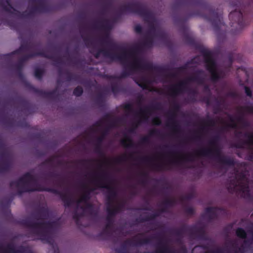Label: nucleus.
Wrapping results in <instances>:
<instances>
[{
    "instance_id": "obj_7",
    "label": "nucleus",
    "mask_w": 253,
    "mask_h": 253,
    "mask_svg": "<svg viewBox=\"0 0 253 253\" xmlns=\"http://www.w3.org/2000/svg\"><path fill=\"white\" fill-rule=\"evenodd\" d=\"M128 59H126L125 64H123L120 62L123 65L125 69L122 71L119 77L111 75L108 76L107 78L109 80L124 79L138 70L151 71L154 69L156 71L155 81L156 82H157L158 78L157 74V71H158V65H155V66H153V64L150 63H141L137 59H135L134 61H132L130 63H128Z\"/></svg>"
},
{
    "instance_id": "obj_9",
    "label": "nucleus",
    "mask_w": 253,
    "mask_h": 253,
    "mask_svg": "<svg viewBox=\"0 0 253 253\" xmlns=\"http://www.w3.org/2000/svg\"><path fill=\"white\" fill-rule=\"evenodd\" d=\"M100 41L102 44H106L113 49L121 51L122 53L120 54V55H122L124 52H126V59H128L130 57L133 59V61H134L135 59H137L141 63H147V62L142 61L137 57V55L141 53L144 49L140 42L134 45L127 50L126 47L119 45L114 42L111 39L108 34H106L104 38L101 39Z\"/></svg>"
},
{
    "instance_id": "obj_36",
    "label": "nucleus",
    "mask_w": 253,
    "mask_h": 253,
    "mask_svg": "<svg viewBox=\"0 0 253 253\" xmlns=\"http://www.w3.org/2000/svg\"><path fill=\"white\" fill-rule=\"evenodd\" d=\"M100 22H96L93 23V28L95 29H100V30H110L112 27L108 20H105L104 22L102 24H100Z\"/></svg>"
},
{
    "instance_id": "obj_6",
    "label": "nucleus",
    "mask_w": 253,
    "mask_h": 253,
    "mask_svg": "<svg viewBox=\"0 0 253 253\" xmlns=\"http://www.w3.org/2000/svg\"><path fill=\"white\" fill-rule=\"evenodd\" d=\"M130 13L136 14L142 17L146 22H149L153 18L152 12L148 9L145 3L134 1L121 5L113 20L116 22L123 14Z\"/></svg>"
},
{
    "instance_id": "obj_50",
    "label": "nucleus",
    "mask_w": 253,
    "mask_h": 253,
    "mask_svg": "<svg viewBox=\"0 0 253 253\" xmlns=\"http://www.w3.org/2000/svg\"><path fill=\"white\" fill-rule=\"evenodd\" d=\"M85 204V208H84L83 207H81V209L84 211L87 209L88 210L90 211V214H94V215H97V212H94V207L93 205L87 202V203H84Z\"/></svg>"
},
{
    "instance_id": "obj_32",
    "label": "nucleus",
    "mask_w": 253,
    "mask_h": 253,
    "mask_svg": "<svg viewBox=\"0 0 253 253\" xmlns=\"http://www.w3.org/2000/svg\"><path fill=\"white\" fill-rule=\"evenodd\" d=\"M58 156L53 155L50 157L46 159L45 161L41 163V166H47L49 165L52 166L53 163L56 162L58 166H61L63 165V161L57 159Z\"/></svg>"
},
{
    "instance_id": "obj_64",
    "label": "nucleus",
    "mask_w": 253,
    "mask_h": 253,
    "mask_svg": "<svg viewBox=\"0 0 253 253\" xmlns=\"http://www.w3.org/2000/svg\"><path fill=\"white\" fill-rule=\"evenodd\" d=\"M177 253H187V249L186 246L184 245H181L179 250H177Z\"/></svg>"
},
{
    "instance_id": "obj_16",
    "label": "nucleus",
    "mask_w": 253,
    "mask_h": 253,
    "mask_svg": "<svg viewBox=\"0 0 253 253\" xmlns=\"http://www.w3.org/2000/svg\"><path fill=\"white\" fill-rule=\"evenodd\" d=\"M101 54L104 57L110 59L112 61H118L123 64L125 63L126 59V52H124L122 55H120L118 53H112L110 50L104 48L98 49L93 54L94 57L96 59H98Z\"/></svg>"
},
{
    "instance_id": "obj_30",
    "label": "nucleus",
    "mask_w": 253,
    "mask_h": 253,
    "mask_svg": "<svg viewBox=\"0 0 253 253\" xmlns=\"http://www.w3.org/2000/svg\"><path fill=\"white\" fill-rule=\"evenodd\" d=\"M83 187L85 190L84 191L80 199L77 201L78 206L79 204L81 203H87L88 202L90 199V193L96 189V188H89L84 184L83 185Z\"/></svg>"
},
{
    "instance_id": "obj_10",
    "label": "nucleus",
    "mask_w": 253,
    "mask_h": 253,
    "mask_svg": "<svg viewBox=\"0 0 253 253\" xmlns=\"http://www.w3.org/2000/svg\"><path fill=\"white\" fill-rule=\"evenodd\" d=\"M230 193H234L238 191L242 193V196L246 198H251V193L249 185V180L244 171L236 170V178L230 181L228 187Z\"/></svg>"
},
{
    "instance_id": "obj_58",
    "label": "nucleus",
    "mask_w": 253,
    "mask_h": 253,
    "mask_svg": "<svg viewBox=\"0 0 253 253\" xmlns=\"http://www.w3.org/2000/svg\"><path fill=\"white\" fill-rule=\"evenodd\" d=\"M156 234H157L158 235V232H156L154 235ZM153 244H154L155 250L152 252H150V253H158V239H155V240H154L151 244H149V245H152ZM147 245V244H146L145 245Z\"/></svg>"
},
{
    "instance_id": "obj_4",
    "label": "nucleus",
    "mask_w": 253,
    "mask_h": 253,
    "mask_svg": "<svg viewBox=\"0 0 253 253\" xmlns=\"http://www.w3.org/2000/svg\"><path fill=\"white\" fill-rule=\"evenodd\" d=\"M204 71L202 69H198L196 70L193 76L188 77L185 80L182 81L176 84H172L169 85L168 87L167 93L168 95L172 98L171 102V109L169 110L171 112L177 113L180 110V105L176 101L175 98L179 95L183 93L186 90L187 81L194 82L199 84H202L204 82Z\"/></svg>"
},
{
    "instance_id": "obj_45",
    "label": "nucleus",
    "mask_w": 253,
    "mask_h": 253,
    "mask_svg": "<svg viewBox=\"0 0 253 253\" xmlns=\"http://www.w3.org/2000/svg\"><path fill=\"white\" fill-rule=\"evenodd\" d=\"M143 48L151 47L153 45V40L149 37H145L144 39L140 42Z\"/></svg>"
},
{
    "instance_id": "obj_19",
    "label": "nucleus",
    "mask_w": 253,
    "mask_h": 253,
    "mask_svg": "<svg viewBox=\"0 0 253 253\" xmlns=\"http://www.w3.org/2000/svg\"><path fill=\"white\" fill-rule=\"evenodd\" d=\"M150 138L149 136H144L140 138L138 144H136L133 142L132 138L126 135H125V138L121 140V143L122 146L126 148H136L138 146H142L149 143Z\"/></svg>"
},
{
    "instance_id": "obj_17",
    "label": "nucleus",
    "mask_w": 253,
    "mask_h": 253,
    "mask_svg": "<svg viewBox=\"0 0 253 253\" xmlns=\"http://www.w3.org/2000/svg\"><path fill=\"white\" fill-rule=\"evenodd\" d=\"M152 111V107L151 106H145L142 108H140L139 114L140 115L139 119L133 124L132 126L128 130L130 133H134L138 126L142 122H147L148 120L150 115Z\"/></svg>"
},
{
    "instance_id": "obj_24",
    "label": "nucleus",
    "mask_w": 253,
    "mask_h": 253,
    "mask_svg": "<svg viewBox=\"0 0 253 253\" xmlns=\"http://www.w3.org/2000/svg\"><path fill=\"white\" fill-rule=\"evenodd\" d=\"M244 239L243 244L240 247L237 246V244L235 241H230V243L233 248V253H245L247 250L251 247V246L253 243V239L252 238L250 239Z\"/></svg>"
},
{
    "instance_id": "obj_41",
    "label": "nucleus",
    "mask_w": 253,
    "mask_h": 253,
    "mask_svg": "<svg viewBox=\"0 0 253 253\" xmlns=\"http://www.w3.org/2000/svg\"><path fill=\"white\" fill-rule=\"evenodd\" d=\"M0 5L2 6L3 10L8 12H11V9H15L12 7L9 0H5L0 2Z\"/></svg>"
},
{
    "instance_id": "obj_59",
    "label": "nucleus",
    "mask_w": 253,
    "mask_h": 253,
    "mask_svg": "<svg viewBox=\"0 0 253 253\" xmlns=\"http://www.w3.org/2000/svg\"><path fill=\"white\" fill-rule=\"evenodd\" d=\"M44 175L46 176V177L49 178H58L59 176V174L58 173L55 172L54 171H50Z\"/></svg>"
},
{
    "instance_id": "obj_27",
    "label": "nucleus",
    "mask_w": 253,
    "mask_h": 253,
    "mask_svg": "<svg viewBox=\"0 0 253 253\" xmlns=\"http://www.w3.org/2000/svg\"><path fill=\"white\" fill-rule=\"evenodd\" d=\"M49 210L46 206L39 207L33 213V216L37 220H44L49 216Z\"/></svg>"
},
{
    "instance_id": "obj_51",
    "label": "nucleus",
    "mask_w": 253,
    "mask_h": 253,
    "mask_svg": "<svg viewBox=\"0 0 253 253\" xmlns=\"http://www.w3.org/2000/svg\"><path fill=\"white\" fill-rule=\"evenodd\" d=\"M15 251L14 245L11 243L8 244L3 250V252L5 253H15Z\"/></svg>"
},
{
    "instance_id": "obj_56",
    "label": "nucleus",
    "mask_w": 253,
    "mask_h": 253,
    "mask_svg": "<svg viewBox=\"0 0 253 253\" xmlns=\"http://www.w3.org/2000/svg\"><path fill=\"white\" fill-rule=\"evenodd\" d=\"M84 90L82 87L81 86H78L75 88L73 90V94L76 96H81L83 93Z\"/></svg>"
},
{
    "instance_id": "obj_18",
    "label": "nucleus",
    "mask_w": 253,
    "mask_h": 253,
    "mask_svg": "<svg viewBox=\"0 0 253 253\" xmlns=\"http://www.w3.org/2000/svg\"><path fill=\"white\" fill-rule=\"evenodd\" d=\"M33 3L38 2L39 5L32 7L29 11H25L20 13L21 16L24 18H28L33 15L36 12H47L51 10L50 7L43 3L41 0H31Z\"/></svg>"
},
{
    "instance_id": "obj_40",
    "label": "nucleus",
    "mask_w": 253,
    "mask_h": 253,
    "mask_svg": "<svg viewBox=\"0 0 253 253\" xmlns=\"http://www.w3.org/2000/svg\"><path fill=\"white\" fill-rule=\"evenodd\" d=\"M159 253H177V250L169 246L162 248L160 246V239H159Z\"/></svg>"
},
{
    "instance_id": "obj_31",
    "label": "nucleus",
    "mask_w": 253,
    "mask_h": 253,
    "mask_svg": "<svg viewBox=\"0 0 253 253\" xmlns=\"http://www.w3.org/2000/svg\"><path fill=\"white\" fill-rule=\"evenodd\" d=\"M157 217H158V211H156L154 213L145 212L144 214L136 219L139 223H144L147 221L153 220Z\"/></svg>"
},
{
    "instance_id": "obj_5",
    "label": "nucleus",
    "mask_w": 253,
    "mask_h": 253,
    "mask_svg": "<svg viewBox=\"0 0 253 253\" xmlns=\"http://www.w3.org/2000/svg\"><path fill=\"white\" fill-rule=\"evenodd\" d=\"M21 224L31 229L32 233L38 237L43 243L51 244L52 239L49 235V230L55 228L58 223L56 221H41L33 222L29 219H23Z\"/></svg>"
},
{
    "instance_id": "obj_11",
    "label": "nucleus",
    "mask_w": 253,
    "mask_h": 253,
    "mask_svg": "<svg viewBox=\"0 0 253 253\" xmlns=\"http://www.w3.org/2000/svg\"><path fill=\"white\" fill-rule=\"evenodd\" d=\"M126 201H124L117 206H110L106 207L107 215L106 218V223L105 228L99 234V236L103 239H107L111 236L114 224V218L117 214L121 212L125 207Z\"/></svg>"
},
{
    "instance_id": "obj_60",
    "label": "nucleus",
    "mask_w": 253,
    "mask_h": 253,
    "mask_svg": "<svg viewBox=\"0 0 253 253\" xmlns=\"http://www.w3.org/2000/svg\"><path fill=\"white\" fill-rule=\"evenodd\" d=\"M124 108L126 111L129 113H132L134 111L133 106L131 103H126L124 105Z\"/></svg>"
},
{
    "instance_id": "obj_42",
    "label": "nucleus",
    "mask_w": 253,
    "mask_h": 253,
    "mask_svg": "<svg viewBox=\"0 0 253 253\" xmlns=\"http://www.w3.org/2000/svg\"><path fill=\"white\" fill-rule=\"evenodd\" d=\"M64 74L66 75V81L68 82L72 81H77L79 78V75L73 74L68 71H66Z\"/></svg>"
},
{
    "instance_id": "obj_15",
    "label": "nucleus",
    "mask_w": 253,
    "mask_h": 253,
    "mask_svg": "<svg viewBox=\"0 0 253 253\" xmlns=\"http://www.w3.org/2000/svg\"><path fill=\"white\" fill-rule=\"evenodd\" d=\"M244 10H237L236 9L234 11H231L229 14V19L230 21L231 27L233 33L236 34L246 25V22L243 18Z\"/></svg>"
},
{
    "instance_id": "obj_54",
    "label": "nucleus",
    "mask_w": 253,
    "mask_h": 253,
    "mask_svg": "<svg viewBox=\"0 0 253 253\" xmlns=\"http://www.w3.org/2000/svg\"><path fill=\"white\" fill-rule=\"evenodd\" d=\"M73 218L75 220L76 224L78 226H82V223L80 220L81 217L80 216L79 213L77 211H75L73 213Z\"/></svg>"
},
{
    "instance_id": "obj_12",
    "label": "nucleus",
    "mask_w": 253,
    "mask_h": 253,
    "mask_svg": "<svg viewBox=\"0 0 253 253\" xmlns=\"http://www.w3.org/2000/svg\"><path fill=\"white\" fill-rule=\"evenodd\" d=\"M144 233H139L134 236L131 239L126 240L121 245V247L115 249L116 253H131L127 249V247H141L146 244H151L155 239H158V235H151L145 238Z\"/></svg>"
},
{
    "instance_id": "obj_23",
    "label": "nucleus",
    "mask_w": 253,
    "mask_h": 253,
    "mask_svg": "<svg viewBox=\"0 0 253 253\" xmlns=\"http://www.w3.org/2000/svg\"><path fill=\"white\" fill-rule=\"evenodd\" d=\"M27 84L32 88V90H33L34 92L37 93L38 95L43 98H55L58 96L57 88H56L51 91H47L43 89L36 88L31 84L27 83Z\"/></svg>"
},
{
    "instance_id": "obj_2",
    "label": "nucleus",
    "mask_w": 253,
    "mask_h": 253,
    "mask_svg": "<svg viewBox=\"0 0 253 253\" xmlns=\"http://www.w3.org/2000/svg\"><path fill=\"white\" fill-rule=\"evenodd\" d=\"M220 139L218 135L214 136L209 142V147L201 148L192 154L180 155V152L176 149L179 146L173 145L171 146H167L169 149L168 154L171 158L169 164L171 165H178L182 161H193V157L196 156H204L214 158L218 163L223 166L234 167L236 162L235 160L231 157L221 154V149L217 142Z\"/></svg>"
},
{
    "instance_id": "obj_52",
    "label": "nucleus",
    "mask_w": 253,
    "mask_h": 253,
    "mask_svg": "<svg viewBox=\"0 0 253 253\" xmlns=\"http://www.w3.org/2000/svg\"><path fill=\"white\" fill-rule=\"evenodd\" d=\"M184 42L188 44L194 45L195 44L194 39L187 34H185L183 37Z\"/></svg>"
},
{
    "instance_id": "obj_35",
    "label": "nucleus",
    "mask_w": 253,
    "mask_h": 253,
    "mask_svg": "<svg viewBox=\"0 0 253 253\" xmlns=\"http://www.w3.org/2000/svg\"><path fill=\"white\" fill-rule=\"evenodd\" d=\"M218 210H219V209L217 207H208L206 209V214L210 220L217 217L216 211Z\"/></svg>"
},
{
    "instance_id": "obj_63",
    "label": "nucleus",
    "mask_w": 253,
    "mask_h": 253,
    "mask_svg": "<svg viewBox=\"0 0 253 253\" xmlns=\"http://www.w3.org/2000/svg\"><path fill=\"white\" fill-rule=\"evenodd\" d=\"M244 89H245V92L246 95L250 97H252L253 94H252V91L251 89V88L247 86H245Z\"/></svg>"
},
{
    "instance_id": "obj_43",
    "label": "nucleus",
    "mask_w": 253,
    "mask_h": 253,
    "mask_svg": "<svg viewBox=\"0 0 253 253\" xmlns=\"http://www.w3.org/2000/svg\"><path fill=\"white\" fill-rule=\"evenodd\" d=\"M111 90L113 93L115 95L120 92L124 90L123 87L117 84L113 83L111 84Z\"/></svg>"
},
{
    "instance_id": "obj_37",
    "label": "nucleus",
    "mask_w": 253,
    "mask_h": 253,
    "mask_svg": "<svg viewBox=\"0 0 253 253\" xmlns=\"http://www.w3.org/2000/svg\"><path fill=\"white\" fill-rule=\"evenodd\" d=\"M173 70H174L175 72L168 73L167 75L168 77L171 79L176 78L177 76V74L184 73L185 72L184 68L182 67V66L175 68L173 69Z\"/></svg>"
},
{
    "instance_id": "obj_14",
    "label": "nucleus",
    "mask_w": 253,
    "mask_h": 253,
    "mask_svg": "<svg viewBox=\"0 0 253 253\" xmlns=\"http://www.w3.org/2000/svg\"><path fill=\"white\" fill-rule=\"evenodd\" d=\"M36 56H41L47 59H51L53 61V65L57 67L63 63L62 60L60 58H55L53 55L47 53V52L42 50L39 52H32L21 57L18 62L15 65L16 69L23 70L24 63L29 59Z\"/></svg>"
},
{
    "instance_id": "obj_61",
    "label": "nucleus",
    "mask_w": 253,
    "mask_h": 253,
    "mask_svg": "<svg viewBox=\"0 0 253 253\" xmlns=\"http://www.w3.org/2000/svg\"><path fill=\"white\" fill-rule=\"evenodd\" d=\"M102 144H99L97 142L96 143V146L95 148V152L100 155L104 156L101 148Z\"/></svg>"
},
{
    "instance_id": "obj_39",
    "label": "nucleus",
    "mask_w": 253,
    "mask_h": 253,
    "mask_svg": "<svg viewBox=\"0 0 253 253\" xmlns=\"http://www.w3.org/2000/svg\"><path fill=\"white\" fill-rule=\"evenodd\" d=\"M215 125V121L211 118L209 115L207 116V118L206 120H202V126L201 128V129H205V126H213Z\"/></svg>"
},
{
    "instance_id": "obj_26",
    "label": "nucleus",
    "mask_w": 253,
    "mask_h": 253,
    "mask_svg": "<svg viewBox=\"0 0 253 253\" xmlns=\"http://www.w3.org/2000/svg\"><path fill=\"white\" fill-rule=\"evenodd\" d=\"M32 48V44L29 42H22L19 48L10 53L4 55V57L7 59H10L14 54H20L30 50Z\"/></svg>"
},
{
    "instance_id": "obj_21",
    "label": "nucleus",
    "mask_w": 253,
    "mask_h": 253,
    "mask_svg": "<svg viewBox=\"0 0 253 253\" xmlns=\"http://www.w3.org/2000/svg\"><path fill=\"white\" fill-rule=\"evenodd\" d=\"M188 233L191 236L197 237L200 239L207 240V237L203 226H198L197 225L189 226Z\"/></svg>"
},
{
    "instance_id": "obj_25",
    "label": "nucleus",
    "mask_w": 253,
    "mask_h": 253,
    "mask_svg": "<svg viewBox=\"0 0 253 253\" xmlns=\"http://www.w3.org/2000/svg\"><path fill=\"white\" fill-rule=\"evenodd\" d=\"M189 226L183 224L179 228H170L166 230V232L172 236H174L176 237H184L185 233H188V229Z\"/></svg>"
},
{
    "instance_id": "obj_53",
    "label": "nucleus",
    "mask_w": 253,
    "mask_h": 253,
    "mask_svg": "<svg viewBox=\"0 0 253 253\" xmlns=\"http://www.w3.org/2000/svg\"><path fill=\"white\" fill-rule=\"evenodd\" d=\"M155 169L156 170L158 169V145L156 144L155 147Z\"/></svg>"
},
{
    "instance_id": "obj_20",
    "label": "nucleus",
    "mask_w": 253,
    "mask_h": 253,
    "mask_svg": "<svg viewBox=\"0 0 253 253\" xmlns=\"http://www.w3.org/2000/svg\"><path fill=\"white\" fill-rule=\"evenodd\" d=\"M176 113L169 111L168 112V119L166 123V126L172 131L174 134H178L180 131V125L176 120Z\"/></svg>"
},
{
    "instance_id": "obj_33",
    "label": "nucleus",
    "mask_w": 253,
    "mask_h": 253,
    "mask_svg": "<svg viewBox=\"0 0 253 253\" xmlns=\"http://www.w3.org/2000/svg\"><path fill=\"white\" fill-rule=\"evenodd\" d=\"M239 111L240 113L242 115L237 118V120L240 124H241L243 121L245 120V119L244 118L242 114L244 112L253 114V106H246L241 107L239 108Z\"/></svg>"
},
{
    "instance_id": "obj_3",
    "label": "nucleus",
    "mask_w": 253,
    "mask_h": 253,
    "mask_svg": "<svg viewBox=\"0 0 253 253\" xmlns=\"http://www.w3.org/2000/svg\"><path fill=\"white\" fill-rule=\"evenodd\" d=\"M9 186L10 187H17V194L20 196L25 192L34 191H46L58 195L65 208L71 207L75 202L72 197L67 193H64L55 188L44 187L39 184L35 176L30 172H26L17 180L10 181Z\"/></svg>"
},
{
    "instance_id": "obj_44",
    "label": "nucleus",
    "mask_w": 253,
    "mask_h": 253,
    "mask_svg": "<svg viewBox=\"0 0 253 253\" xmlns=\"http://www.w3.org/2000/svg\"><path fill=\"white\" fill-rule=\"evenodd\" d=\"M229 119H230V121L231 122V124H227L225 126L222 127L221 128V131H224L228 128H235L237 127V125L235 123L233 118L231 116H229Z\"/></svg>"
},
{
    "instance_id": "obj_38",
    "label": "nucleus",
    "mask_w": 253,
    "mask_h": 253,
    "mask_svg": "<svg viewBox=\"0 0 253 253\" xmlns=\"http://www.w3.org/2000/svg\"><path fill=\"white\" fill-rule=\"evenodd\" d=\"M140 178L138 180V183L143 186H145L148 181V174L147 172L142 171L139 173Z\"/></svg>"
},
{
    "instance_id": "obj_29",
    "label": "nucleus",
    "mask_w": 253,
    "mask_h": 253,
    "mask_svg": "<svg viewBox=\"0 0 253 253\" xmlns=\"http://www.w3.org/2000/svg\"><path fill=\"white\" fill-rule=\"evenodd\" d=\"M177 203L176 200L174 198L166 199L163 202V207L161 208L159 204V215L163 212H167L169 208L174 207Z\"/></svg>"
},
{
    "instance_id": "obj_62",
    "label": "nucleus",
    "mask_w": 253,
    "mask_h": 253,
    "mask_svg": "<svg viewBox=\"0 0 253 253\" xmlns=\"http://www.w3.org/2000/svg\"><path fill=\"white\" fill-rule=\"evenodd\" d=\"M185 212L189 215H193L195 213L194 209L191 207H187L185 209Z\"/></svg>"
},
{
    "instance_id": "obj_28",
    "label": "nucleus",
    "mask_w": 253,
    "mask_h": 253,
    "mask_svg": "<svg viewBox=\"0 0 253 253\" xmlns=\"http://www.w3.org/2000/svg\"><path fill=\"white\" fill-rule=\"evenodd\" d=\"M134 82L143 89H147L151 83V80L146 75H141L134 78Z\"/></svg>"
},
{
    "instance_id": "obj_48",
    "label": "nucleus",
    "mask_w": 253,
    "mask_h": 253,
    "mask_svg": "<svg viewBox=\"0 0 253 253\" xmlns=\"http://www.w3.org/2000/svg\"><path fill=\"white\" fill-rule=\"evenodd\" d=\"M237 236L241 239H246L247 234L245 230L241 227H238L236 230Z\"/></svg>"
},
{
    "instance_id": "obj_49",
    "label": "nucleus",
    "mask_w": 253,
    "mask_h": 253,
    "mask_svg": "<svg viewBox=\"0 0 253 253\" xmlns=\"http://www.w3.org/2000/svg\"><path fill=\"white\" fill-rule=\"evenodd\" d=\"M44 73V69L39 68H36L34 71V75L35 77L40 81L42 80Z\"/></svg>"
},
{
    "instance_id": "obj_57",
    "label": "nucleus",
    "mask_w": 253,
    "mask_h": 253,
    "mask_svg": "<svg viewBox=\"0 0 253 253\" xmlns=\"http://www.w3.org/2000/svg\"><path fill=\"white\" fill-rule=\"evenodd\" d=\"M15 253H34L31 250H27V248L24 246H20L18 249H16Z\"/></svg>"
},
{
    "instance_id": "obj_46",
    "label": "nucleus",
    "mask_w": 253,
    "mask_h": 253,
    "mask_svg": "<svg viewBox=\"0 0 253 253\" xmlns=\"http://www.w3.org/2000/svg\"><path fill=\"white\" fill-rule=\"evenodd\" d=\"M95 101L99 105H103L105 102V96L104 93H99L96 97Z\"/></svg>"
},
{
    "instance_id": "obj_34",
    "label": "nucleus",
    "mask_w": 253,
    "mask_h": 253,
    "mask_svg": "<svg viewBox=\"0 0 253 253\" xmlns=\"http://www.w3.org/2000/svg\"><path fill=\"white\" fill-rule=\"evenodd\" d=\"M204 78L205 79V73L204 72ZM188 83H196V82H189V81H187V84H186V90H185L183 92L185 91H188L189 92V99L192 102H195L196 101V96L198 93V91L196 90V89H188V87H187V84ZM204 83L205 82H204V84H204ZM197 84H198L197 83ZM199 85H200L199 84ZM203 85V84H202Z\"/></svg>"
},
{
    "instance_id": "obj_13",
    "label": "nucleus",
    "mask_w": 253,
    "mask_h": 253,
    "mask_svg": "<svg viewBox=\"0 0 253 253\" xmlns=\"http://www.w3.org/2000/svg\"><path fill=\"white\" fill-rule=\"evenodd\" d=\"M199 49L203 55L206 68L211 73V80L213 82H217L221 78V73L217 71V64L212 57L211 51L202 46L199 47Z\"/></svg>"
},
{
    "instance_id": "obj_1",
    "label": "nucleus",
    "mask_w": 253,
    "mask_h": 253,
    "mask_svg": "<svg viewBox=\"0 0 253 253\" xmlns=\"http://www.w3.org/2000/svg\"><path fill=\"white\" fill-rule=\"evenodd\" d=\"M191 7L194 10L185 15H174L173 19L175 23L186 21L193 16H199L210 22L213 30L219 38L224 36L226 26L223 22L222 13L213 10L211 6L205 0H174L172 8L174 11H179L184 7Z\"/></svg>"
},
{
    "instance_id": "obj_8",
    "label": "nucleus",
    "mask_w": 253,
    "mask_h": 253,
    "mask_svg": "<svg viewBox=\"0 0 253 253\" xmlns=\"http://www.w3.org/2000/svg\"><path fill=\"white\" fill-rule=\"evenodd\" d=\"M93 183L96 188H105L107 190L106 206H113L117 192L114 186L111 185L112 180L110 175L106 172L96 174L93 179Z\"/></svg>"
},
{
    "instance_id": "obj_55",
    "label": "nucleus",
    "mask_w": 253,
    "mask_h": 253,
    "mask_svg": "<svg viewBox=\"0 0 253 253\" xmlns=\"http://www.w3.org/2000/svg\"><path fill=\"white\" fill-rule=\"evenodd\" d=\"M127 159V157L126 155L122 156L115 158L113 159V163L115 164H121L122 162H125Z\"/></svg>"
},
{
    "instance_id": "obj_22",
    "label": "nucleus",
    "mask_w": 253,
    "mask_h": 253,
    "mask_svg": "<svg viewBox=\"0 0 253 253\" xmlns=\"http://www.w3.org/2000/svg\"><path fill=\"white\" fill-rule=\"evenodd\" d=\"M112 117L110 114H105L103 117V120L105 121H110L109 126L108 127L106 128L102 132L101 135L99 136H98L96 138V141L99 144H102L103 141L104 140L106 136L108 134L109 132V127H113L116 126L117 123V121L116 120H111Z\"/></svg>"
},
{
    "instance_id": "obj_47",
    "label": "nucleus",
    "mask_w": 253,
    "mask_h": 253,
    "mask_svg": "<svg viewBox=\"0 0 253 253\" xmlns=\"http://www.w3.org/2000/svg\"><path fill=\"white\" fill-rule=\"evenodd\" d=\"M22 70H19V69H16V74H17V76L18 77V78L22 81L24 83L26 87L29 88L30 89H32V88L31 87H30V86L27 85V83H29L30 84L29 82H27L25 80V78H24V75H23V72H22Z\"/></svg>"
}]
</instances>
